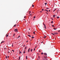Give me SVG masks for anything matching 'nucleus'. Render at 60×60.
<instances>
[{"label":"nucleus","instance_id":"34","mask_svg":"<svg viewBox=\"0 0 60 60\" xmlns=\"http://www.w3.org/2000/svg\"><path fill=\"white\" fill-rule=\"evenodd\" d=\"M45 13H47V14H48V13L47 12H45Z\"/></svg>","mask_w":60,"mask_h":60},{"label":"nucleus","instance_id":"14","mask_svg":"<svg viewBox=\"0 0 60 60\" xmlns=\"http://www.w3.org/2000/svg\"><path fill=\"white\" fill-rule=\"evenodd\" d=\"M26 59H27V56H26Z\"/></svg>","mask_w":60,"mask_h":60},{"label":"nucleus","instance_id":"38","mask_svg":"<svg viewBox=\"0 0 60 60\" xmlns=\"http://www.w3.org/2000/svg\"><path fill=\"white\" fill-rule=\"evenodd\" d=\"M43 24L44 25V26H45V24H44V23H43Z\"/></svg>","mask_w":60,"mask_h":60},{"label":"nucleus","instance_id":"11","mask_svg":"<svg viewBox=\"0 0 60 60\" xmlns=\"http://www.w3.org/2000/svg\"><path fill=\"white\" fill-rule=\"evenodd\" d=\"M26 53V51L25 50H24V52H23V53Z\"/></svg>","mask_w":60,"mask_h":60},{"label":"nucleus","instance_id":"26","mask_svg":"<svg viewBox=\"0 0 60 60\" xmlns=\"http://www.w3.org/2000/svg\"><path fill=\"white\" fill-rule=\"evenodd\" d=\"M6 58H7V57L6 56Z\"/></svg>","mask_w":60,"mask_h":60},{"label":"nucleus","instance_id":"19","mask_svg":"<svg viewBox=\"0 0 60 60\" xmlns=\"http://www.w3.org/2000/svg\"><path fill=\"white\" fill-rule=\"evenodd\" d=\"M52 27H55V26H54L53 25H52Z\"/></svg>","mask_w":60,"mask_h":60},{"label":"nucleus","instance_id":"60","mask_svg":"<svg viewBox=\"0 0 60 60\" xmlns=\"http://www.w3.org/2000/svg\"><path fill=\"white\" fill-rule=\"evenodd\" d=\"M47 60L46 59V60Z\"/></svg>","mask_w":60,"mask_h":60},{"label":"nucleus","instance_id":"7","mask_svg":"<svg viewBox=\"0 0 60 60\" xmlns=\"http://www.w3.org/2000/svg\"><path fill=\"white\" fill-rule=\"evenodd\" d=\"M6 38H7V37H8V35L6 34Z\"/></svg>","mask_w":60,"mask_h":60},{"label":"nucleus","instance_id":"29","mask_svg":"<svg viewBox=\"0 0 60 60\" xmlns=\"http://www.w3.org/2000/svg\"><path fill=\"white\" fill-rule=\"evenodd\" d=\"M26 16H24V18L25 19V18H26Z\"/></svg>","mask_w":60,"mask_h":60},{"label":"nucleus","instance_id":"63","mask_svg":"<svg viewBox=\"0 0 60 60\" xmlns=\"http://www.w3.org/2000/svg\"><path fill=\"white\" fill-rule=\"evenodd\" d=\"M29 13V14H30V13H31L30 12V13Z\"/></svg>","mask_w":60,"mask_h":60},{"label":"nucleus","instance_id":"56","mask_svg":"<svg viewBox=\"0 0 60 60\" xmlns=\"http://www.w3.org/2000/svg\"><path fill=\"white\" fill-rule=\"evenodd\" d=\"M52 20H53V19L52 18Z\"/></svg>","mask_w":60,"mask_h":60},{"label":"nucleus","instance_id":"13","mask_svg":"<svg viewBox=\"0 0 60 60\" xmlns=\"http://www.w3.org/2000/svg\"><path fill=\"white\" fill-rule=\"evenodd\" d=\"M28 36H29V37H31V36H30L29 35H28Z\"/></svg>","mask_w":60,"mask_h":60},{"label":"nucleus","instance_id":"48","mask_svg":"<svg viewBox=\"0 0 60 60\" xmlns=\"http://www.w3.org/2000/svg\"><path fill=\"white\" fill-rule=\"evenodd\" d=\"M8 52V53H9V52Z\"/></svg>","mask_w":60,"mask_h":60},{"label":"nucleus","instance_id":"62","mask_svg":"<svg viewBox=\"0 0 60 60\" xmlns=\"http://www.w3.org/2000/svg\"><path fill=\"white\" fill-rule=\"evenodd\" d=\"M41 43H43V42H41Z\"/></svg>","mask_w":60,"mask_h":60},{"label":"nucleus","instance_id":"1","mask_svg":"<svg viewBox=\"0 0 60 60\" xmlns=\"http://www.w3.org/2000/svg\"><path fill=\"white\" fill-rule=\"evenodd\" d=\"M14 31L15 32H18V31L17 30V29H15Z\"/></svg>","mask_w":60,"mask_h":60},{"label":"nucleus","instance_id":"25","mask_svg":"<svg viewBox=\"0 0 60 60\" xmlns=\"http://www.w3.org/2000/svg\"><path fill=\"white\" fill-rule=\"evenodd\" d=\"M46 11H47V12H49V11H48L47 10H46Z\"/></svg>","mask_w":60,"mask_h":60},{"label":"nucleus","instance_id":"23","mask_svg":"<svg viewBox=\"0 0 60 60\" xmlns=\"http://www.w3.org/2000/svg\"><path fill=\"white\" fill-rule=\"evenodd\" d=\"M32 38H34V37H32Z\"/></svg>","mask_w":60,"mask_h":60},{"label":"nucleus","instance_id":"9","mask_svg":"<svg viewBox=\"0 0 60 60\" xmlns=\"http://www.w3.org/2000/svg\"><path fill=\"white\" fill-rule=\"evenodd\" d=\"M45 29H46V26H45Z\"/></svg>","mask_w":60,"mask_h":60},{"label":"nucleus","instance_id":"43","mask_svg":"<svg viewBox=\"0 0 60 60\" xmlns=\"http://www.w3.org/2000/svg\"><path fill=\"white\" fill-rule=\"evenodd\" d=\"M12 47H13V44H12Z\"/></svg>","mask_w":60,"mask_h":60},{"label":"nucleus","instance_id":"5","mask_svg":"<svg viewBox=\"0 0 60 60\" xmlns=\"http://www.w3.org/2000/svg\"><path fill=\"white\" fill-rule=\"evenodd\" d=\"M55 16H56V15H53V18H55Z\"/></svg>","mask_w":60,"mask_h":60},{"label":"nucleus","instance_id":"27","mask_svg":"<svg viewBox=\"0 0 60 60\" xmlns=\"http://www.w3.org/2000/svg\"><path fill=\"white\" fill-rule=\"evenodd\" d=\"M54 30H56V29L55 28H54Z\"/></svg>","mask_w":60,"mask_h":60},{"label":"nucleus","instance_id":"16","mask_svg":"<svg viewBox=\"0 0 60 60\" xmlns=\"http://www.w3.org/2000/svg\"><path fill=\"white\" fill-rule=\"evenodd\" d=\"M4 49H5V50H6V49H7V48H4Z\"/></svg>","mask_w":60,"mask_h":60},{"label":"nucleus","instance_id":"64","mask_svg":"<svg viewBox=\"0 0 60 60\" xmlns=\"http://www.w3.org/2000/svg\"><path fill=\"white\" fill-rule=\"evenodd\" d=\"M57 13H58V12L57 11Z\"/></svg>","mask_w":60,"mask_h":60},{"label":"nucleus","instance_id":"18","mask_svg":"<svg viewBox=\"0 0 60 60\" xmlns=\"http://www.w3.org/2000/svg\"><path fill=\"white\" fill-rule=\"evenodd\" d=\"M54 34H56V33H54Z\"/></svg>","mask_w":60,"mask_h":60},{"label":"nucleus","instance_id":"15","mask_svg":"<svg viewBox=\"0 0 60 60\" xmlns=\"http://www.w3.org/2000/svg\"><path fill=\"white\" fill-rule=\"evenodd\" d=\"M32 50H33V49H31V50H30V51H31V52H32Z\"/></svg>","mask_w":60,"mask_h":60},{"label":"nucleus","instance_id":"2","mask_svg":"<svg viewBox=\"0 0 60 60\" xmlns=\"http://www.w3.org/2000/svg\"><path fill=\"white\" fill-rule=\"evenodd\" d=\"M30 48H29L28 50V52H29L30 51Z\"/></svg>","mask_w":60,"mask_h":60},{"label":"nucleus","instance_id":"8","mask_svg":"<svg viewBox=\"0 0 60 60\" xmlns=\"http://www.w3.org/2000/svg\"><path fill=\"white\" fill-rule=\"evenodd\" d=\"M16 25H17V24H15V25H14V27H15V26H16Z\"/></svg>","mask_w":60,"mask_h":60},{"label":"nucleus","instance_id":"51","mask_svg":"<svg viewBox=\"0 0 60 60\" xmlns=\"http://www.w3.org/2000/svg\"><path fill=\"white\" fill-rule=\"evenodd\" d=\"M36 48V46L35 47V48Z\"/></svg>","mask_w":60,"mask_h":60},{"label":"nucleus","instance_id":"54","mask_svg":"<svg viewBox=\"0 0 60 60\" xmlns=\"http://www.w3.org/2000/svg\"><path fill=\"white\" fill-rule=\"evenodd\" d=\"M58 32H60V30H59Z\"/></svg>","mask_w":60,"mask_h":60},{"label":"nucleus","instance_id":"10","mask_svg":"<svg viewBox=\"0 0 60 60\" xmlns=\"http://www.w3.org/2000/svg\"><path fill=\"white\" fill-rule=\"evenodd\" d=\"M56 9H55L53 11L54 12V11H56Z\"/></svg>","mask_w":60,"mask_h":60},{"label":"nucleus","instance_id":"47","mask_svg":"<svg viewBox=\"0 0 60 60\" xmlns=\"http://www.w3.org/2000/svg\"><path fill=\"white\" fill-rule=\"evenodd\" d=\"M40 51H40V50L39 51V52H40Z\"/></svg>","mask_w":60,"mask_h":60},{"label":"nucleus","instance_id":"33","mask_svg":"<svg viewBox=\"0 0 60 60\" xmlns=\"http://www.w3.org/2000/svg\"><path fill=\"white\" fill-rule=\"evenodd\" d=\"M46 9H49V8H47Z\"/></svg>","mask_w":60,"mask_h":60},{"label":"nucleus","instance_id":"36","mask_svg":"<svg viewBox=\"0 0 60 60\" xmlns=\"http://www.w3.org/2000/svg\"><path fill=\"white\" fill-rule=\"evenodd\" d=\"M51 23H53V21H52V22H51Z\"/></svg>","mask_w":60,"mask_h":60},{"label":"nucleus","instance_id":"49","mask_svg":"<svg viewBox=\"0 0 60 60\" xmlns=\"http://www.w3.org/2000/svg\"><path fill=\"white\" fill-rule=\"evenodd\" d=\"M51 34H53L52 33Z\"/></svg>","mask_w":60,"mask_h":60},{"label":"nucleus","instance_id":"17","mask_svg":"<svg viewBox=\"0 0 60 60\" xmlns=\"http://www.w3.org/2000/svg\"><path fill=\"white\" fill-rule=\"evenodd\" d=\"M45 5H46V4H47V3H45Z\"/></svg>","mask_w":60,"mask_h":60},{"label":"nucleus","instance_id":"57","mask_svg":"<svg viewBox=\"0 0 60 60\" xmlns=\"http://www.w3.org/2000/svg\"><path fill=\"white\" fill-rule=\"evenodd\" d=\"M25 45H24V46H24V47H25Z\"/></svg>","mask_w":60,"mask_h":60},{"label":"nucleus","instance_id":"42","mask_svg":"<svg viewBox=\"0 0 60 60\" xmlns=\"http://www.w3.org/2000/svg\"><path fill=\"white\" fill-rule=\"evenodd\" d=\"M9 56H8V58H9Z\"/></svg>","mask_w":60,"mask_h":60},{"label":"nucleus","instance_id":"30","mask_svg":"<svg viewBox=\"0 0 60 60\" xmlns=\"http://www.w3.org/2000/svg\"><path fill=\"white\" fill-rule=\"evenodd\" d=\"M34 18H35V16L34 17Z\"/></svg>","mask_w":60,"mask_h":60},{"label":"nucleus","instance_id":"46","mask_svg":"<svg viewBox=\"0 0 60 60\" xmlns=\"http://www.w3.org/2000/svg\"><path fill=\"white\" fill-rule=\"evenodd\" d=\"M3 43V42H2L1 43Z\"/></svg>","mask_w":60,"mask_h":60},{"label":"nucleus","instance_id":"41","mask_svg":"<svg viewBox=\"0 0 60 60\" xmlns=\"http://www.w3.org/2000/svg\"><path fill=\"white\" fill-rule=\"evenodd\" d=\"M53 35H55V34H53Z\"/></svg>","mask_w":60,"mask_h":60},{"label":"nucleus","instance_id":"4","mask_svg":"<svg viewBox=\"0 0 60 60\" xmlns=\"http://www.w3.org/2000/svg\"><path fill=\"white\" fill-rule=\"evenodd\" d=\"M44 38H46V36H44Z\"/></svg>","mask_w":60,"mask_h":60},{"label":"nucleus","instance_id":"22","mask_svg":"<svg viewBox=\"0 0 60 60\" xmlns=\"http://www.w3.org/2000/svg\"><path fill=\"white\" fill-rule=\"evenodd\" d=\"M26 48H27V46H26V47H25V49H26Z\"/></svg>","mask_w":60,"mask_h":60},{"label":"nucleus","instance_id":"31","mask_svg":"<svg viewBox=\"0 0 60 60\" xmlns=\"http://www.w3.org/2000/svg\"><path fill=\"white\" fill-rule=\"evenodd\" d=\"M12 51H13V52H14V50H12Z\"/></svg>","mask_w":60,"mask_h":60},{"label":"nucleus","instance_id":"21","mask_svg":"<svg viewBox=\"0 0 60 60\" xmlns=\"http://www.w3.org/2000/svg\"><path fill=\"white\" fill-rule=\"evenodd\" d=\"M15 36V34H14L13 35V36Z\"/></svg>","mask_w":60,"mask_h":60},{"label":"nucleus","instance_id":"35","mask_svg":"<svg viewBox=\"0 0 60 60\" xmlns=\"http://www.w3.org/2000/svg\"><path fill=\"white\" fill-rule=\"evenodd\" d=\"M34 51H35V48H34Z\"/></svg>","mask_w":60,"mask_h":60},{"label":"nucleus","instance_id":"59","mask_svg":"<svg viewBox=\"0 0 60 60\" xmlns=\"http://www.w3.org/2000/svg\"><path fill=\"white\" fill-rule=\"evenodd\" d=\"M29 30H30V29H29Z\"/></svg>","mask_w":60,"mask_h":60},{"label":"nucleus","instance_id":"20","mask_svg":"<svg viewBox=\"0 0 60 60\" xmlns=\"http://www.w3.org/2000/svg\"><path fill=\"white\" fill-rule=\"evenodd\" d=\"M43 52L41 53V55H43Z\"/></svg>","mask_w":60,"mask_h":60},{"label":"nucleus","instance_id":"3","mask_svg":"<svg viewBox=\"0 0 60 60\" xmlns=\"http://www.w3.org/2000/svg\"><path fill=\"white\" fill-rule=\"evenodd\" d=\"M20 59V56H19V59H18L19 60Z\"/></svg>","mask_w":60,"mask_h":60},{"label":"nucleus","instance_id":"61","mask_svg":"<svg viewBox=\"0 0 60 60\" xmlns=\"http://www.w3.org/2000/svg\"><path fill=\"white\" fill-rule=\"evenodd\" d=\"M30 15H31V14H30Z\"/></svg>","mask_w":60,"mask_h":60},{"label":"nucleus","instance_id":"37","mask_svg":"<svg viewBox=\"0 0 60 60\" xmlns=\"http://www.w3.org/2000/svg\"><path fill=\"white\" fill-rule=\"evenodd\" d=\"M42 11H43V10H44V9H42Z\"/></svg>","mask_w":60,"mask_h":60},{"label":"nucleus","instance_id":"44","mask_svg":"<svg viewBox=\"0 0 60 60\" xmlns=\"http://www.w3.org/2000/svg\"><path fill=\"white\" fill-rule=\"evenodd\" d=\"M19 26V25L18 24L17 25V26Z\"/></svg>","mask_w":60,"mask_h":60},{"label":"nucleus","instance_id":"50","mask_svg":"<svg viewBox=\"0 0 60 60\" xmlns=\"http://www.w3.org/2000/svg\"><path fill=\"white\" fill-rule=\"evenodd\" d=\"M45 11H47V10H45Z\"/></svg>","mask_w":60,"mask_h":60},{"label":"nucleus","instance_id":"6","mask_svg":"<svg viewBox=\"0 0 60 60\" xmlns=\"http://www.w3.org/2000/svg\"><path fill=\"white\" fill-rule=\"evenodd\" d=\"M44 54L45 55H47V53H44Z\"/></svg>","mask_w":60,"mask_h":60},{"label":"nucleus","instance_id":"52","mask_svg":"<svg viewBox=\"0 0 60 60\" xmlns=\"http://www.w3.org/2000/svg\"><path fill=\"white\" fill-rule=\"evenodd\" d=\"M56 33V34H58V33Z\"/></svg>","mask_w":60,"mask_h":60},{"label":"nucleus","instance_id":"12","mask_svg":"<svg viewBox=\"0 0 60 60\" xmlns=\"http://www.w3.org/2000/svg\"><path fill=\"white\" fill-rule=\"evenodd\" d=\"M57 19H59V17L58 16L57 17Z\"/></svg>","mask_w":60,"mask_h":60},{"label":"nucleus","instance_id":"32","mask_svg":"<svg viewBox=\"0 0 60 60\" xmlns=\"http://www.w3.org/2000/svg\"><path fill=\"white\" fill-rule=\"evenodd\" d=\"M32 7H34V5H32Z\"/></svg>","mask_w":60,"mask_h":60},{"label":"nucleus","instance_id":"55","mask_svg":"<svg viewBox=\"0 0 60 60\" xmlns=\"http://www.w3.org/2000/svg\"><path fill=\"white\" fill-rule=\"evenodd\" d=\"M28 42V41H26V42Z\"/></svg>","mask_w":60,"mask_h":60},{"label":"nucleus","instance_id":"53","mask_svg":"<svg viewBox=\"0 0 60 60\" xmlns=\"http://www.w3.org/2000/svg\"><path fill=\"white\" fill-rule=\"evenodd\" d=\"M49 11H50V10H49Z\"/></svg>","mask_w":60,"mask_h":60},{"label":"nucleus","instance_id":"45","mask_svg":"<svg viewBox=\"0 0 60 60\" xmlns=\"http://www.w3.org/2000/svg\"><path fill=\"white\" fill-rule=\"evenodd\" d=\"M4 41H2V42H3V43H4Z\"/></svg>","mask_w":60,"mask_h":60},{"label":"nucleus","instance_id":"58","mask_svg":"<svg viewBox=\"0 0 60 60\" xmlns=\"http://www.w3.org/2000/svg\"><path fill=\"white\" fill-rule=\"evenodd\" d=\"M38 57H39H39H40L39 56H38Z\"/></svg>","mask_w":60,"mask_h":60},{"label":"nucleus","instance_id":"40","mask_svg":"<svg viewBox=\"0 0 60 60\" xmlns=\"http://www.w3.org/2000/svg\"><path fill=\"white\" fill-rule=\"evenodd\" d=\"M20 37V36H19V37H18V38H19V37Z\"/></svg>","mask_w":60,"mask_h":60},{"label":"nucleus","instance_id":"24","mask_svg":"<svg viewBox=\"0 0 60 60\" xmlns=\"http://www.w3.org/2000/svg\"><path fill=\"white\" fill-rule=\"evenodd\" d=\"M22 52H20L19 53V54H20V53H21Z\"/></svg>","mask_w":60,"mask_h":60},{"label":"nucleus","instance_id":"28","mask_svg":"<svg viewBox=\"0 0 60 60\" xmlns=\"http://www.w3.org/2000/svg\"><path fill=\"white\" fill-rule=\"evenodd\" d=\"M33 33L34 34H35V32H34H34Z\"/></svg>","mask_w":60,"mask_h":60},{"label":"nucleus","instance_id":"39","mask_svg":"<svg viewBox=\"0 0 60 60\" xmlns=\"http://www.w3.org/2000/svg\"><path fill=\"white\" fill-rule=\"evenodd\" d=\"M40 12H42V11H40Z\"/></svg>","mask_w":60,"mask_h":60}]
</instances>
